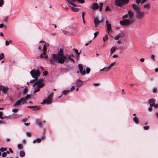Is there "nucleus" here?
<instances>
[{
  "mask_svg": "<svg viewBox=\"0 0 158 158\" xmlns=\"http://www.w3.org/2000/svg\"><path fill=\"white\" fill-rule=\"evenodd\" d=\"M52 59H54L56 61H57L59 63L63 64L64 62L66 57L65 56H56V54H53Z\"/></svg>",
  "mask_w": 158,
  "mask_h": 158,
  "instance_id": "f257e3e1",
  "label": "nucleus"
},
{
  "mask_svg": "<svg viewBox=\"0 0 158 158\" xmlns=\"http://www.w3.org/2000/svg\"><path fill=\"white\" fill-rule=\"evenodd\" d=\"M43 79H41L37 80L33 84V86L35 89H40L42 88L44 85V83L43 82Z\"/></svg>",
  "mask_w": 158,
  "mask_h": 158,
  "instance_id": "f03ea898",
  "label": "nucleus"
},
{
  "mask_svg": "<svg viewBox=\"0 0 158 158\" xmlns=\"http://www.w3.org/2000/svg\"><path fill=\"white\" fill-rule=\"evenodd\" d=\"M134 21L132 19H123V20L120 21V23L121 25L127 26L133 24Z\"/></svg>",
  "mask_w": 158,
  "mask_h": 158,
  "instance_id": "7ed1b4c3",
  "label": "nucleus"
},
{
  "mask_svg": "<svg viewBox=\"0 0 158 158\" xmlns=\"http://www.w3.org/2000/svg\"><path fill=\"white\" fill-rule=\"evenodd\" d=\"M129 0H115V5L119 7H122L123 6L125 5L128 3Z\"/></svg>",
  "mask_w": 158,
  "mask_h": 158,
  "instance_id": "20e7f679",
  "label": "nucleus"
},
{
  "mask_svg": "<svg viewBox=\"0 0 158 158\" xmlns=\"http://www.w3.org/2000/svg\"><path fill=\"white\" fill-rule=\"evenodd\" d=\"M30 73L32 77L34 78L35 80L38 79L40 74L39 70H35V69L32 70L30 72Z\"/></svg>",
  "mask_w": 158,
  "mask_h": 158,
  "instance_id": "39448f33",
  "label": "nucleus"
},
{
  "mask_svg": "<svg viewBox=\"0 0 158 158\" xmlns=\"http://www.w3.org/2000/svg\"><path fill=\"white\" fill-rule=\"evenodd\" d=\"M145 13L144 11L139 10L136 12L135 16L136 18L141 19H142L144 16Z\"/></svg>",
  "mask_w": 158,
  "mask_h": 158,
  "instance_id": "423d86ee",
  "label": "nucleus"
},
{
  "mask_svg": "<svg viewBox=\"0 0 158 158\" xmlns=\"http://www.w3.org/2000/svg\"><path fill=\"white\" fill-rule=\"evenodd\" d=\"M102 20H99L98 17L95 18L94 20V23L95 24V27H97L98 26L99 23L102 22Z\"/></svg>",
  "mask_w": 158,
  "mask_h": 158,
  "instance_id": "0eeeda50",
  "label": "nucleus"
},
{
  "mask_svg": "<svg viewBox=\"0 0 158 158\" xmlns=\"http://www.w3.org/2000/svg\"><path fill=\"white\" fill-rule=\"evenodd\" d=\"M78 68L79 69V71L80 73L82 75H84L85 74V69L83 70V67L82 64H79L78 65Z\"/></svg>",
  "mask_w": 158,
  "mask_h": 158,
  "instance_id": "6e6552de",
  "label": "nucleus"
},
{
  "mask_svg": "<svg viewBox=\"0 0 158 158\" xmlns=\"http://www.w3.org/2000/svg\"><path fill=\"white\" fill-rule=\"evenodd\" d=\"M52 100L47 98L43 101V102L41 103L42 104H44L47 105H48L51 104L52 103Z\"/></svg>",
  "mask_w": 158,
  "mask_h": 158,
  "instance_id": "1a4fd4ad",
  "label": "nucleus"
},
{
  "mask_svg": "<svg viewBox=\"0 0 158 158\" xmlns=\"http://www.w3.org/2000/svg\"><path fill=\"white\" fill-rule=\"evenodd\" d=\"M106 27L108 31V33H109V32L111 30V26L110 24L109 23V21L108 20L106 21Z\"/></svg>",
  "mask_w": 158,
  "mask_h": 158,
  "instance_id": "9d476101",
  "label": "nucleus"
},
{
  "mask_svg": "<svg viewBox=\"0 0 158 158\" xmlns=\"http://www.w3.org/2000/svg\"><path fill=\"white\" fill-rule=\"evenodd\" d=\"M56 55V56H64L63 49L60 48L57 52V54Z\"/></svg>",
  "mask_w": 158,
  "mask_h": 158,
  "instance_id": "9b49d317",
  "label": "nucleus"
},
{
  "mask_svg": "<svg viewBox=\"0 0 158 158\" xmlns=\"http://www.w3.org/2000/svg\"><path fill=\"white\" fill-rule=\"evenodd\" d=\"M92 8L94 10H96L99 8V6L97 3H94L92 5Z\"/></svg>",
  "mask_w": 158,
  "mask_h": 158,
  "instance_id": "f8f14e48",
  "label": "nucleus"
},
{
  "mask_svg": "<svg viewBox=\"0 0 158 158\" xmlns=\"http://www.w3.org/2000/svg\"><path fill=\"white\" fill-rule=\"evenodd\" d=\"M48 94H47L48 95L47 98H49L51 100H52L53 98V95H54L53 91L49 92L48 91Z\"/></svg>",
  "mask_w": 158,
  "mask_h": 158,
  "instance_id": "ddd939ff",
  "label": "nucleus"
},
{
  "mask_svg": "<svg viewBox=\"0 0 158 158\" xmlns=\"http://www.w3.org/2000/svg\"><path fill=\"white\" fill-rule=\"evenodd\" d=\"M138 4L136 5L135 4H133L132 5V7L134 10L137 12L139 10V7L138 6Z\"/></svg>",
  "mask_w": 158,
  "mask_h": 158,
  "instance_id": "4468645a",
  "label": "nucleus"
},
{
  "mask_svg": "<svg viewBox=\"0 0 158 158\" xmlns=\"http://www.w3.org/2000/svg\"><path fill=\"white\" fill-rule=\"evenodd\" d=\"M154 102V100L153 99H150L149 100L148 103L150 104V106L151 107H152L154 106L155 103Z\"/></svg>",
  "mask_w": 158,
  "mask_h": 158,
  "instance_id": "2eb2a0df",
  "label": "nucleus"
},
{
  "mask_svg": "<svg viewBox=\"0 0 158 158\" xmlns=\"http://www.w3.org/2000/svg\"><path fill=\"white\" fill-rule=\"evenodd\" d=\"M23 98H21L20 99L17 101L14 104V106H17L19 105L22 102H23Z\"/></svg>",
  "mask_w": 158,
  "mask_h": 158,
  "instance_id": "dca6fc26",
  "label": "nucleus"
},
{
  "mask_svg": "<svg viewBox=\"0 0 158 158\" xmlns=\"http://www.w3.org/2000/svg\"><path fill=\"white\" fill-rule=\"evenodd\" d=\"M40 57L41 58H47L48 56L46 54V52H43V53H42L40 55Z\"/></svg>",
  "mask_w": 158,
  "mask_h": 158,
  "instance_id": "f3484780",
  "label": "nucleus"
},
{
  "mask_svg": "<svg viewBox=\"0 0 158 158\" xmlns=\"http://www.w3.org/2000/svg\"><path fill=\"white\" fill-rule=\"evenodd\" d=\"M30 98V95L29 94H27L25 98H23V99L22 102V104H23L28 99Z\"/></svg>",
  "mask_w": 158,
  "mask_h": 158,
  "instance_id": "a211bd4d",
  "label": "nucleus"
},
{
  "mask_svg": "<svg viewBox=\"0 0 158 158\" xmlns=\"http://www.w3.org/2000/svg\"><path fill=\"white\" fill-rule=\"evenodd\" d=\"M133 120L136 124H138L139 123V118L137 116H135L133 118Z\"/></svg>",
  "mask_w": 158,
  "mask_h": 158,
  "instance_id": "6ab92c4d",
  "label": "nucleus"
},
{
  "mask_svg": "<svg viewBox=\"0 0 158 158\" xmlns=\"http://www.w3.org/2000/svg\"><path fill=\"white\" fill-rule=\"evenodd\" d=\"M128 14L129 17L130 18L133 17L134 15V12L130 10H129L128 11Z\"/></svg>",
  "mask_w": 158,
  "mask_h": 158,
  "instance_id": "aec40b11",
  "label": "nucleus"
},
{
  "mask_svg": "<svg viewBox=\"0 0 158 158\" xmlns=\"http://www.w3.org/2000/svg\"><path fill=\"white\" fill-rule=\"evenodd\" d=\"M27 107L29 108H34V110H38L39 109V107L37 106H27Z\"/></svg>",
  "mask_w": 158,
  "mask_h": 158,
  "instance_id": "412c9836",
  "label": "nucleus"
},
{
  "mask_svg": "<svg viewBox=\"0 0 158 158\" xmlns=\"http://www.w3.org/2000/svg\"><path fill=\"white\" fill-rule=\"evenodd\" d=\"M25 155V153L23 151H21L19 152V156L21 157H24Z\"/></svg>",
  "mask_w": 158,
  "mask_h": 158,
  "instance_id": "4be33fe9",
  "label": "nucleus"
},
{
  "mask_svg": "<svg viewBox=\"0 0 158 158\" xmlns=\"http://www.w3.org/2000/svg\"><path fill=\"white\" fill-rule=\"evenodd\" d=\"M41 141V139L40 138H38L34 140L33 141V143H35L36 142L40 143Z\"/></svg>",
  "mask_w": 158,
  "mask_h": 158,
  "instance_id": "5701e85b",
  "label": "nucleus"
},
{
  "mask_svg": "<svg viewBox=\"0 0 158 158\" xmlns=\"http://www.w3.org/2000/svg\"><path fill=\"white\" fill-rule=\"evenodd\" d=\"M150 5L148 3L146 4L145 5L143 6V8H146L147 9H149L150 8Z\"/></svg>",
  "mask_w": 158,
  "mask_h": 158,
  "instance_id": "b1692460",
  "label": "nucleus"
},
{
  "mask_svg": "<svg viewBox=\"0 0 158 158\" xmlns=\"http://www.w3.org/2000/svg\"><path fill=\"white\" fill-rule=\"evenodd\" d=\"M110 69V68L108 66L107 67H105L103 69H101L100 70V71H102V70H104V71H109Z\"/></svg>",
  "mask_w": 158,
  "mask_h": 158,
  "instance_id": "393cba45",
  "label": "nucleus"
},
{
  "mask_svg": "<svg viewBox=\"0 0 158 158\" xmlns=\"http://www.w3.org/2000/svg\"><path fill=\"white\" fill-rule=\"evenodd\" d=\"M82 81L80 80H77L76 82V84L77 86H80L82 84Z\"/></svg>",
  "mask_w": 158,
  "mask_h": 158,
  "instance_id": "a878e982",
  "label": "nucleus"
},
{
  "mask_svg": "<svg viewBox=\"0 0 158 158\" xmlns=\"http://www.w3.org/2000/svg\"><path fill=\"white\" fill-rule=\"evenodd\" d=\"M36 122L38 126H39L40 127H41L42 123L39 119H37L36 120Z\"/></svg>",
  "mask_w": 158,
  "mask_h": 158,
  "instance_id": "bb28decb",
  "label": "nucleus"
},
{
  "mask_svg": "<svg viewBox=\"0 0 158 158\" xmlns=\"http://www.w3.org/2000/svg\"><path fill=\"white\" fill-rule=\"evenodd\" d=\"M69 89H64L62 91V93L63 94L65 95H66V94L69 92Z\"/></svg>",
  "mask_w": 158,
  "mask_h": 158,
  "instance_id": "cd10ccee",
  "label": "nucleus"
},
{
  "mask_svg": "<svg viewBox=\"0 0 158 158\" xmlns=\"http://www.w3.org/2000/svg\"><path fill=\"white\" fill-rule=\"evenodd\" d=\"M118 35L119 37L123 38L125 34L123 32H121L118 34Z\"/></svg>",
  "mask_w": 158,
  "mask_h": 158,
  "instance_id": "c85d7f7f",
  "label": "nucleus"
},
{
  "mask_svg": "<svg viewBox=\"0 0 158 158\" xmlns=\"http://www.w3.org/2000/svg\"><path fill=\"white\" fill-rule=\"evenodd\" d=\"M103 4L101 3L100 4L99 6V10L100 11H101L102 10V7L103 6Z\"/></svg>",
  "mask_w": 158,
  "mask_h": 158,
  "instance_id": "c756f323",
  "label": "nucleus"
},
{
  "mask_svg": "<svg viewBox=\"0 0 158 158\" xmlns=\"http://www.w3.org/2000/svg\"><path fill=\"white\" fill-rule=\"evenodd\" d=\"M108 39V37L107 34H106L103 37V40L104 41H106Z\"/></svg>",
  "mask_w": 158,
  "mask_h": 158,
  "instance_id": "7c9ffc66",
  "label": "nucleus"
},
{
  "mask_svg": "<svg viewBox=\"0 0 158 158\" xmlns=\"http://www.w3.org/2000/svg\"><path fill=\"white\" fill-rule=\"evenodd\" d=\"M73 51L76 53L77 55H79L80 53H81V51H80L79 53L78 52V51L77 49H75V48H73Z\"/></svg>",
  "mask_w": 158,
  "mask_h": 158,
  "instance_id": "2f4dec72",
  "label": "nucleus"
},
{
  "mask_svg": "<svg viewBox=\"0 0 158 158\" xmlns=\"http://www.w3.org/2000/svg\"><path fill=\"white\" fill-rule=\"evenodd\" d=\"M116 49H117V48L116 47H113L111 48L110 49V51H111V52H114L115 51Z\"/></svg>",
  "mask_w": 158,
  "mask_h": 158,
  "instance_id": "473e14b6",
  "label": "nucleus"
},
{
  "mask_svg": "<svg viewBox=\"0 0 158 158\" xmlns=\"http://www.w3.org/2000/svg\"><path fill=\"white\" fill-rule=\"evenodd\" d=\"M17 147L19 149H23V145L21 144H19L17 145Z\"/></svg>",
  "mask_w": 158,
  "mask_h": 158,
  "instance_id": "72a5a7b5",
  "label": "nucleus"
},
{
  "mask_svg": "<svg viewBox=\"0 0 158 158\" xmlns=\"http://www.w3.org/2000/svg\"><path fill=\"white\" fill-rule=\"evenodd\" d=\"M7 148H1L0 149V151L1 152H3L6 150Z\"/></svg>",
  "mask_w": 158,
  "mask_h": 158,
  "instance_id": "f704fd0d",
  "label": "nucleus"
},
{
  "mask_svg": "<svg viewBox=\"0 0 158 158\" xmlns=\"http://www.w3.org/2000/svg\"><path fill=\"white\" fill-rule=\"evenodd\" d=\"M116 64V63L115 62H114L112 63H111L109 66V67L111 68V67L113 66L114 65H115Z\"/></svg>",
  "mask_w": 158,
  "mask_h": 158,
  "instance_id": "c9c22d12",
  "label": "nucleus"
},
{
  "mask_svg": "<svg viewBox=\"0 0 158 158\" xmlns=\"http://www.w3.org/2000/svg\"><path fill=\"white\" fill-rule=\"evenodd\" d=\"M4 55L3 53H1L0 55V60H2L4 58Z\"/></svg>",
  "mask_w": 158,
  "mask_h": 158,
  "instance_id": "e433bc0d",
  "label": "nucleus"
},
{
  "mask_svg": "<svg viewBox=\"0 0 158 158\" xmlns=\"http://www.w3.org/2000/svg\"><path fill=\"white\" fill-rule=\"evenodd\" d=\"M90 71V69L88 67H87L86 68V73L87 74H88Z\"/></svg>",
  "mask_w": 158,
  "mask_h": 158,
  "instance_id": "4c0bfd02",
  "label": "nucleus"
},
{
  "mask_svg": "<svg viewBox=\"0 0 158 158\" xmlns=\"http://www.w3.org/2000/svg\"><path fill=\"white\" fill-rule=\"evenodd\" d=\"M71 9L74 12H77V9L76 8H75L73 7H72Z\"/></svg>",
  "mask_w": 158,
  "mask_h": 158,
  "instance_id": "58836bf2",
  "label": "nucleus"
},
{
  "mask_svg": "<svg viewBox=\"0 0 158 158\" xmlns=\"http://www.w3.org/2000/svg\"><path fill=\"white\" fill-rule=\"evenodd\" d=\"M4 4V1L3 0H0V6H1Z\"/></svg>",
  "mask_w": 158,
  "mask_h": 158,
  "instance_id": "ea45409f",
  "label": "nucleus"
},
{
  "mask_svg": "<svg viewBox=\"0 0 158 158\" xmlns=\"http://www.w3.org/2000/svg\"><path fill=\"white\" fill-rule=\"evenodd\" d=\"M98 34H99L98 31L96 32H95L94 34V38H93V39H94L96 37H97V35Z\"/></svg>",
  "mask_w": 158,
  "mask_h": 158,
  "instance_id": "a19ab883",
  "label": "nucleus"
},
{
  "mask_svg": "<svg viewBox=\"0 0 158 158\" xmlns=\"http://www.w3.org/2000/svg\"><path fill=\"white\" fill-rule=\"evenodd\" d=\"M46 49H47V48H46V45H45V44H44V47H43V49L44 52H46Z\"/></svg>",
  "mask_w": 158,
  "mask_h": 158,
  "instance_id": "79ce46f5",
  "label": "nucleus"
},
{
  "mask_svg": "<svg viewBox=\"0 0 158 158\" xmlns=\"http://www.w3.org/2000/svg\"><path fill=\"white\" fill-rule=\"evenodd\" d=\"M12 115L14 116V118H17L19 117V115H18L17 114L14 113L13 114H12Z\"/></svg>",
  "mask_w": 158,
  "mask_h": 158,
  "instance_id": "37998d69",
  "label": "nucleus"
},
{
  "mask_svg": "<svg viewBox=\"0 0 158 158\" xmlns=\"http://www.w3.org/2000/svg\"><path fill=\"white\" fill-rule=\"evenodd\" d=\"M40 89H34V91L33 92V94L34 95H35V93L39 91Z\"/></svg>",
  "mask_w": 158,
  "mask_h": 158,
  "instance_id": "c03bdc74",
  "label": "nucleus"
},
{
  "mask_svg": "<svg viewBox=\"0 0 158 158\" xmlns=\"http://www.w3.org/2000/svg\"><path fill=\"white\" fill-rule=\"evenodd\" d=\"M0 89H8L7 87H5L4 86H0Z\"/></svg>",
  "mask_w": 158,
  "mask_h": 158,
  "instance_id": "a18cd8bd",
  "label": "nucleus"
},
{
  "mask_svg": "<svg viewBox=\"0 0 158 158\" xmlns=\"http://www.w3.org/2000/svg\"><path fill=\"white\" fill-rule=\"evenodd\" d=\"M149 128V126H145L143 127V128L145 130H148Z\"/></svg>",
  "mask_w": 158,
  "mask_h": 158,
  "instance_id": "49530a36",
  "label": "nucleus"
},
{
  "mask_svg": "<svg viewBox=\"0 0 158 158\" xmlns=\"http://www.w3.org/2000/svg\"><path fill=\"white\" fill-rule=\"evenodd\" d=\"M7 156L6 153V152H3L2 155V157H5Z\"/></svg>",
  "mask_w": 158,
  "mask_h": 158,
  "instance_id": "de8ad7c7",
  "label": "nucleus"
},
{
  "mask_svg": "<svg viewBox=\"0 0 158 158\" xmlns=\"http://www.w3.org/2000/svg\"><path fill=\"white\" fill-rule=\"evenodd\" d=\"M43 74L44 76H46L48 74V72L47 71H44L43 72Z\"/></svg>",
  "mask_w": 158,
  "mask_h": 158,
  "instance_id": "09e8293b",
  "label": "nucleus"
},
{
  "mask_svg": "<svg viewBox=\"0 0 158 158\" xmlns=\"http://www.w3.org/2000/svg\"><path fill=\"white\" fill-rule=\"evenodd\" d=\"M119 36L118 35H117L116 36H115L114 37V39L115 40H118L119 38Z\"/></svg>",
  "mask_w": 158,
  "mask_h": 158,
  "instance_id": "8fccbe9b",
  "label": "nucleus"
},
{
  "mask_svg": "<svg viewBox=\"0 0 158 158\" xmlns=\"http://www.w3.org/2000/svg\"><path fill=\"white\" fill-rule=\"evenodd\" d=\"M2 112L0 111V118L1 119H3L4 117H2Z\"/></svg>",
  "mask_w": 158,
  "mask_h": 158,
  "instance_id": "3c124183",
  "label": "nucleus"
},
{
  "mask_svg": "<svg viewBox=\"0 0 158 158\" xmlns=\"http://www.w3.org/2000/svg\"><path fill=\"white\" fill-rule=\"evenodd\" d=\"M26 134L27 136L28 137H30L31 136V134L29 132H26Z\"/></svg>",
  "mask_w": 158,
  "mask_h": 158,
  "instance_id": "603ef678",
  "label": "nucleus"
},
{
  "mask_svg": "<svg viewBox=\"0 0 158 158\" xmlns=\"http://www.w3.org/2000/svg\"><path fill=\"white\" fill-rule=\"evenodd\" d=\"M110 10V9L108 6H107L106 8L105 11H107Z\"/></svg>",
  "mask_w": 158,
  "mask_h": 158,
  "instance_id": "864d4df0",
  "label": "nucleus"
},
{
  "mask_svg": "<svg viewBox=\"0 0 158 158\" xmlns=\"http://www.w3.org/2000/svg\"><path fill=\"white\" fill-rule=\"evenodd\" d=\"M8 89H0V91L2 90L3 93H5L7 91Z\"/></svg>",
  "mask_w": 158,
  "mask_h": 158,
  "instance_id": "5fc2aeb1",
  "label": "nucleus"
},
{
  "mask_svg": "<svg viewBox=\"0 0 158 158\" xmlns=\"http://www.w3.org/2000/svg\"><path fill=\"white\" fill-rule=\"evenodd\" d=\"M77 2L80 3H83L84 2V0H77Z\"/></svg>",
  "mask_w": 158,
  "mask_h": 158,
  "instance_id": "6e6d98bb",
  "label": "nucleus"
},
{
  "mask_svg": "<svg viewBox=\"0 0 158 158\" xmlns=\"http://www.w3.org/2000/svg\"><path fill=\"white\" fill-rule=\"evenodd\" d=\"M141 1L142 0H136V2L138 4V5H139Z\"/></svg>",
  "mask_w": 158,
  "mask_h": 158,
  "instance_id": "4d7b16f0",
  "label": "nucleus"
},
{
  "mask_svg": "<svg viewBox=\"0 0 158 158\" xmlns=\"http://www.w3.org/2000/svg\"><path fill=\"white\" fill-rule=\"evenodd\" d=\"M45 138V135L44 134H43L41 136V138H40L41 139H44Z\"/></svg>",
  "mask_w": 158,
  "mask_h": 158,
  "instance_id": "13d9d810",
  "label": "nucleus"
},
{
  "mask_svg": "<svg viewBox=\"0 0 158 158\" xmlns=\"http://www.w3.org/2000/svg\"><path fill=\"white\" fill-rule=\"evenodd\" d=\"M85 12H82V18L83 20H84V15H85Z\"/></svg>",
  "mask_w": 158,
  "mask_h": 158,
  "instance_id": "bf43d9fd",
  "label": "nucleus"
},
{
  "mask_svg": "<svg viewBox=\"0 0 158 158\" xmlns=\"http://www.w3.org/2000/svg\"><path fill=\"white\" fill-rule=\"evenodd\" d=\"M10 44L9 42L7 40H6L5 42V44L6 46H8Z\"/></svg>",
  "mask_w": 158,
  "mask_h": 158,
  "instance_id": "052dcab7",
  "label": "nucleus"
},
{
  "mask_svg": "<svg viewBox=\"0 0 158 158\" xmlns=\"http://www.w3.org/2000/svg\"><path fill=\"white\" fill-rule=\"evenodd\" d=\"M27 119H28L27 118H24L23 119L22 121L23 122H24L27 121Z\"/></svg>",
  "mask_w": 158,
  "mask_h": 158,
  "instance_id": "680f3d73",
  "label": "nucleus"
},
{
  "mask_svg": "<svg viewBox=\"0 0 158 158\" xmlns=\"http://www.w3.org/2000/svg\"><path fill=\"white\" fill-rule=\"evenodd\" d=\"M128 14H127L123 16V17L124 18H127L128 17Z\"/></svg>",
  "mask_w": 158,
  "mask_h": 158,
  "instance_id": "e2e57ef3",
  "label": "nucleus"
},
{
  "mask_svg": "<svg viewBox=\"0 0 158 158\" xmlns=\"http://www.w3.org/2000/svg\"><path fill=\"white\" fill-rule=\"evenodd\" d=\"M18 110V109H14L12 110V111L13 112H17Z\"/></svg>",
  "mask_w": 158,
  "mask_h": 158,
  "instance_id": "0e129e2a",
  "label": "nucleus"
},
{
  "mask_svg": "<svg viewBox=\"0 0 158 158\" xmlns=\"http://www.w3.org/2000/svg\"><path fill=\"white\" fill-rule=\"evenodd\" d=\"M151 58L154 60H155V56L154 55H152L151 56Z\"/></svg>",
  "mask_w": 158,
  "mask_h": 158,
  "instance_id": "69168bd1",
  "label": "nucleus"
},
{
  "mask_svg": "<svg viewBox=\"0 0 158 158\" xmlns=\"http://www.w3.org/2000/svg\"><path fill=\"white\" fill-rule=\"evenodd\" d=\"M140 60L141 62H143L144 61V59L143 58H142L140 59Z\"/></svg>",
  "mask_w": 158,
  "mask_h": 158,
  "instance_id": "338daca9",
  "label": "nucleus"
},
{
  "mask_svg": "<svg viewBox=\"0 0 158 158\" xmlns=\"http://www.w3.org/2000/svg\"><path fill=\"white\" fill-rule=\"evenodd\" d=\"M146 1L144 0H142V1H141V4H143L144 3L146 2Z\"/></svg>",
  "mask_w": 158,
  "mask_h": 158,
  "instance_id": "774afa93",
  "label": "nucleus"
}]
</instances>
